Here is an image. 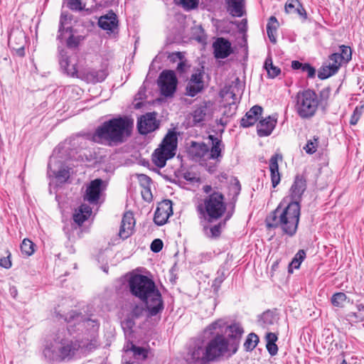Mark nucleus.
I'll return each instance as SVG.
<instances>
[{
	"label": "nucleus",
	"instance_id": "nucleus-4",
	"mask_svg": "<svg viewBox=\"0 0 364 364\" xmlns=\"http://www.w3.org/2000/svg\"><path fill=\"white\" fill-rule=\"evenodd\" d=\"M80 348V343L71 339L68 330L62 328L55 334L51 346L45 348L43 355L50 362L63 361L72 358Z\"/></svg>",
	"mask_w": 364,
	"mask_h": 364
},
{
	"label": "nucleus",
	"instance_id": "nucleus-48",
	"mask_svg": "<svg viewBox=\"0 0 364 364\" xmlns=\"http://www.w3.org/2000/svg\"><path fill=\"white\" fill-rule=\"evenodd\" d=\"M144 311H146V308L144 307V306L141 304H135L133 308L131 310V316L133 317V318H138L139 317H141Z\"/></svg>",
	"mask_w": 364,
	"mask_h": 364
},
{
	"label": "nucleus",
	"instance_id": "nucleus-60",
	"mask_svg": "<svg viewBox=\"0 0 364 364\" xmlns=\"http://www.w3.org/2000/svg\"><path fill=\"white\" fill-rule=\"evenodd\" d=\"M266 348L271 355H275L278 352V347L275 343H267Z\"/></svg>",
	"mask_w": 364,
	"mask_h": 364
},
{
	"label": "nucleus",
	"instance_id": "nucleus-8",
	"mask_svg": "<svg viewBox=\"0 0 364 364\" xmlns=\"http://www.w3.org/2000/svg\"><path fill=\"white\" fill-rule=\"evenodd\" d=\"M178 139L174 131H168L164 136L159 148L152 154V162L157 167L164 168L167 160L173 158L176 154Z\"/></svg>",
	"mask_w": 364,
	"mask_h": 364
},
{
	"label": "nucleus",
	"instance_id": "nucleus-19",
	"mask_svg": "<svg viewBox=\"0 0 364 364\" xmlns=\"http://www.w3.org/2000/svg\"><path fill=\"white\" fill-rule=\"evenodd\" d=\"M352 58V50L349 46H339V52L331 54L329 61L339 69L343 63H348Z\"/></svg>",
	"mask_w": 364,
	"mask_h": 364
},
{
	"label": "nucleus",
	"instance_id": "nucleus-57",
	"mask_svg": "<svg viewBox=\"0 0 364 364\" xmlns=\"http://www.w3.org/2000/svg\"><path fill=\"white\" fill-rule=\"evenodd\" d=\"M138 179L142 188L150 186L151 180L148 176L145 174H139L138 176Z\"/></svg>",
	"mask_w": 364,
	"mask_h": 364
},
{
	"label": "nucleus",
	"instance_id": "nucleus-24",
	"mask_svg": "<svg viewBox=\"0 0 364 364\" xmlns=\"http://www.w3.org/2000/svg\"><path fill=\"white\" fill-rule=\"evenodd\" d=\"M231 215L232 214L228 213L223 222H220L216 225H204L203 228V232L205 236L210 239L218 238L221 235L223 228L225 225L226 221L230 218Z\"/></svg>",
	"mask_w": 364,
	"mask_h": 364
},
{
	"label": "nucleus",
	"instance_id": "nucleus-41",
	"mask_svg": "<svg viewBox=\"0 0 364 364\" xmlns=\"http://www.w3.org/2000/svg\"><path fill=\"white\" fill-rule=\"evenodd\" d=\"M306 257V251L304 250H299L296 253L291 263L289 264V272H292V271L290 269L291 267H293L294 269H299L300 267L301 262L304 260Z\"/></svg>",
	"mask_w": 364,
	"mask_h": 364
},
{
	"label": "nucleus",
	"instance_id": "nucleus-39",
	"mask_svg": "<svg viewBox=\"0 0 364 364\" xmlns=\"http://www.w3.org/2000/svg\"><path fill=\"white\" fill-rule=\"evenodd\" d=\"M193 152L197 159H201L209 153V147L205 143H193Z\"/></svg>",
	"mask_w": 364,
	"mask_h": 364
},
{
	"label": "nucleus",
	"instance_id": "nucleus-55",
	"mask_svg": "<svg viewBox=\"0 0 364 364\" xmlns=\"http://www.w3.org/2000/svg\"><path fill=\"white\" fill-rule=\"evenodd\" d=\"M331 95V89L329 87H325L322 89L319 92V104L323 102H326Z\"/></svg>",
	"mask_w": 364,
	"mask_h": 364
},
{
	"label": "nucleus",
	"instance_id": "nucleus-34",
	"mask_svg": "<svg viewBox=\"0 0 364 364\" xmlns=\"http://www.w3.org/2000/svg\"><path fill=\"white\" fill-rule=\"evenodd\" d=\"M279 26V23L277 18L274 16H270L267 24V33L273 44L277 43V32Z\"/></svg>",
	"mask_w": 364,
	"mask_h": 364
},
{
	"label": "nucleus",
	"instance_id": "nucleus-10",
	"mask_svg": "<svg viewBox=\"0 0 364 364\" xmlns=\"http://www.w3.org/2000/svg\"><path fill=\"white\" fill-rule=\"evenodd\" d=\"M177 83L178 80L173 71L164 70L161 73L158 84L162 95L172 96L176 90Z\"/></svg>",
	"mask_w": 364,
	"mask_h": 364
},
{
	"label": "nucleus",
	"instance_id": "nucleus-2",
	"mask_svg": "<svg viewBox=\"0 0 364 364\" xmlns=\"http://www.w3.org/2000/svg\"><path fill=\"white\" fill-rule=\"evenodd\" d=\"M133 126V120L127 116L114 117L98 126L91 139L95 143L105 146H117L131 136Z\"/></svg>",
	"mask_w": 364,
	"mask_h": 364
},
{
	"label": "nucleus",
	"instance_id": "nucleus-11",
	"mask_svg": "<svg viewBox=\"0 0 364 364\" xmlns=\"http://www.w3.org/2000/svg\"><path fill=\"white\" fill-rule=\"evenodd\" d=\"M156 116L155 112H148L138 119L137 129L141 134L146 135L159 128V123L156 120Z\"/></svg>",
	"mask_w": 364,
	"mask_h": 364
},
{
	"label": "nucleus",
	"instance_id": "nucleus-64",
	"mask_svg": "<svg viewBox=\"0 0 364 364\" xmlns=\"http://www.w3.org/2000/svg\"><path fill=\"white\" fill-rule=\"evenodd\" d=\"M169 58L172 61H175L176 59L181 60L183 58V55L180 52L173 53L169 55Z\"/></svg>",
	"mask_w": 364,
	"mask_h": 364
},
{
	"label": "nucleus",
	"instance_id": "nucleus-26",
	"mask_svg": "<svg viewBox=\"0 0 364 364\" xmlns=\"http://www.w3.org/2000/svg\"><path fill=\"white\" fill-rule=\"evenodd\" d=\"M277 121L270 116L262 119L257 125V135L260 137L270 135L275 127Z\"/></svg>",
	"mask_w": 364,
	"mask_h": 364
},
{
	"label": "nucleus",
	"instance_id": "nucleus-46",
	"mask_svg": "<svg viewBox=\"0 0 364 364\" xmlns=\"http://www.w3.org/2000/svg\"><path fill=\"white\" fill-rule=\"evenodd\" d=\"M204 86L188 82L186 88V95L190 97H195L203 90Z\"/></svg>",
	"mask_w": 364,
	"mask_h": 364
},
{
	"label": "nucleus",
	"instance_id": "nucleus-22",
	"mask_svg": "<svg viewBox=\"0 0 364 364\" xmlns=\"http://www.w3.org/2000/svg\"><path fill=\"white\" fill-rule=\"evenodd\" d=\"M263 109L259 105H254L240 120V126L247 128L253 126L262 114Z\"/></svg>",
	"mask_w": 364,
	"mask_h": 364
},
{
	"label": "nucleus",
	"instance_id": "nucleus-13",
	"mask_svg": "<svg viewBox=\"0 0 364 364\" xmlns=\"http://www.w3.org/2000/svg\"><path fill=\"white\" fill-rule=\"evenodd\" d=\"M306 189V178L304 175L297 174L289 189V202H296L300 205L302 196Z\"/></svg>",
	"mask_w": 364,
	"mask_h": 364
},
{
	"label": "nucleus",
	"instance_id": "nucleus-28",
	"mask_svg": "<svg viewBox=\"0 0 364 364\" xmlns=\"http://www.w3.org/2000/svg\"><path fill=\"white\" fill-rule=\"evenodd\" d=\"M284 10L287 14H296L304 20L307 18L306 11L299 0H288L285 4Z\"/></svg>",
	"mask_w": 364,
	"mask_h": 364
},
{
	"label": "nucleus",
	"instance_id": "nucleus-63",
	"mask_svg": "<svg viewBox=\"0 0 364 364\" xmlns=\"http://www.w3.org/2000/svg\"><path fill=\"white\" fill-rule=\"evenodd\" d=\"M183 178L191 183H193L195 181H197L198 179L196 176H194L190 172H186L183 175Z\"/></svg>",
	"mask_w": 364,
	"mask_h": 364
},
{
	"label": "nucleus",
	"instance_id": "nucleus-62",
	"mask_svg": "<svg viewBox=\"0 0 364 364\" xmlns=\"http://www.w3.org/2000/svg\"><path fill=\"white\" fill-rule=\"evenodd\" d=\"M265 338L267 343H276L277 341V336L274 333H267Z\"/></svg>",
	"mask_w": 364,
	"mask_h": 364
},
{
	"label": "nucleus",
	"instance_id": "nucleus-3",
	"mask_svg": "<svg viewBox=\"0 0 364 364\" xmlns=\"http://www.w3.org/2000/svg\"><path fill=\"white\" fill-rule=\"evenodd\" d=\"M301 215V205L296 202H289L283 208L281 204L266 218L268 228H279L283 235L293 237L296 235Z\"/></svg>",
	"mask_w": 364,
	"mask_h": 364
},
{
	"label": "nucleus",
	"instance_id": "nucleus-6",
	"mask_svg": "<svg viewBox=\"0 0 364 364\" xmlns=\"http://www.w3.org/2000/svg\"><path fill=\"white\" fill-rule=\"evenodd\" d=\"M294 102L295 111L301 119L313 117L319 105L318 95L311 89L298 92L294 97Z\"/></svg>",
	"mask_w": 364,
	"mask_h": 364
},
{
	"label": "nucleus",
	"instance_id": "nucleus-52",
	"mask_svg": "<svg viewBox=\"0 0 364 364\" xmlns=\"http://www.w3.org/2000/svg\"><path fill=\"white\" fill-rule=\"evenodd\" d=\"M301 70L306 73L307 77L309 78H314L316 75V69L309 63H304Z\"/></svg>",
	"mask_w": 364,
	"mask_h": 364
},
{
	"label": "nucleus",
	"instance_id": "nucleus-33",
	"mask_svg": "<svg viewBox=\"0 0 364 364\" xmlns=\"http://www.w3.org/2000/svg\"><path fill=\"white\" fill-rule=\"evenodd\" d=\"M126 354L132 352L134 358L144 360L148 355V351L143 347L136 346L133 343H128L124 347Z\"/></svg>",
	"mask_w": 364,
	"mask_h": 364
},
{
	"label": "nucleus",
	"instance_id": "nucleus-51",
	"mask_svg": "<svg viewBox=\"0 0 364 364\" xmlns=\"http://www.w3.org/2000/svg\"><path fill=\"white\" fill-rule=\"evenodd\" d=\"M181 4L184 9L191 10L198 6V0H181Z\"/></svg>",
	"mask_w": 364,
	"mask_h": 364
},
{
	"label": "nucleus",
	"instance_id": "nucleus-50",
	"mask_svg": "<svg viewBox=\"0 0 364 364\" xmlns=\"http://www.w3.org/2000/svg\"><path fill=\"white\" fill-rule=\"evenodd\" d=\"M68 7L75 11H82L85 9V6L82 4V0H68Z\"/></svg>",
	"mask_w": 364,
	"mask_h": 364
},
{
	"label": "nucleus",
	"instance_id": "nucleus-9",
	"mask_svg": "<svg viewBox=\"0 0 364 364\" xmlns=\"http://www.w3.org/2000/svg\"><path fill=\"white\" fill-rule=\"evenodd\" d=\"M207 346L206 338L198 337L190 346L188 355L196 363L208 364L210 363V359Z\"/></svg>",
	"mask_w": 364,
	"mask_h": 364
},
{
	"label": "nucleus",
	"instance_id": "nucleus-47",
	"mask_svg": "<svg viewBox=\"0 0 364 364\" xmlns=\"http://www.w3.org/2000/svg\"><path fill=\"white\" fill-rule=\"evenodd\" d=\"M363 106H357L350 117V124L351 125H356L362 115Z\"/></svg>",
	"mask_w": 364,
	"mask_h": 364
},
{
	"label": "nucleus",
	"instance_id": "nucleus-18",
	"mask_svg": "<svg viewBox=\"0 0 364 364\" xmlns=\"http://www.w3.org/2000/svg\"><path fill=\"white\" fill-rule=\"evenodd\" d=\"M242 92L240 81L239 78H236L230 86L225 87L224 89L225 100H232L230 104L236 105L240 102Z\"/></svg>",
	"mask_w": 364,
	"mask_h": 364
},
{
	"label": "nucleus",
	"instance_id": "nucleus-36",
	"mask_svg": "<svg viewBox=\"0 0 364 364\" xmlns=\"http://www.w3.org/2000/svg\"><path fill=\"white\" fill-rule=\"evenodd\" d=\"M225 322L223 320H217L210 323L204 331V337L206 338V335H210L211 337L214 336L217 332L222 333V330L225 327Z\"/></svg>",
	"mask_w": 364,
	"mask_h": 364
},
{
	"label": "nucleus",
	"instance_id": "nucleus-7",
	"mask_svg": "<svg viewBox=\"0 0 364 364\" xmlns=\"http://www.w3.org/2000/svg\"><path fill=\"white\" fill-rule=\"evenodd\" d=\"M210 363L218 361L223 357H231L236 353V345L230 343L228 338L220 332L214 336L206 338Z\"/></svg>",
	"mask_w": 364,
	"mask_h": 364
},
{
	"label": "nucleus",
	"instance_id": "nucleus-14",
	"mask_svg": "<svg viewBox=\"0 0 364 364\" xmlns=\"http://www.w3.org/2000/svg\"><path fill=\"white\" fill-rule=\"evenodd\" d=\"M172 214L171 200H164L158 205L154 213V221L157 225H163L166 223L168 218Z\"/></svg>",
	"mask_w": 364,
	"mask_h": 364
},
{
	"label": "nucleus",
	"instance_id": "nucleus-54",
	"mask_svg": "<svg viewBox=\"0 0 364 364\" xmlns=\"http://www.w3.org/2000/svg\"><path fill=\"white\" fill-rule=\"evenodd\" d=\"M141 196L143 199L147 202H151L152 200L153 196L151 191L150 186L144 187L141 191Z\"/></svg>",
	"mask_w": 364,
	"mask_h": 364
},
{
	"label": "nucleus",
	"instance_id": "nucleus-23",
	"mask_svg": "<svg viewBox=\"0 0 364 364\" xmlns=\"http://www.w3.org/2000/svg\"><path fill=\"white\" fill-rule=\"evenodd\" d=\"M226 332L228 333V340L230 343L236 345V352L237 351L240 340L244 333L242 326L238 323H234L227 326Z\"/></svg>",
	"mask_w": 364,
	"mask_h": 364
},
{
	"label": "nucleus",
	"instance_id": "nucleus-1",
	"mask_svg": "<svg viewBox=\"0 0 364 364\" xmlns=\"http://www.w3.org/2000/svg\"><path fill=\"white\" fill-rule=\"evenodd\" d=\"M128 288L132 296L144 303L148 317L163 311L164 304L161 294L151 278L139 274L132 275L128 280Z\"/></svg>",
	"mask_w": 364,
	"mask_h": 364
},
{
	"label": "nucleus",
	"instance_id": "nucleus-45",
	"mask_svg": "<svg viewBox=\"0 0 364 364\" xmlns=\"http://www.w3.org/2000/svg\"><path fill=\"white\" fill-rule=\"evenodd\" d=\"M35 244L29 239L25 238L21 244V251L26 257L32 255L35 252Z\"/></svg>",
	"mask_w": 364,
	"mask_h": 364
},
{
	"label": "nucleus",
	"instance_id": "nucleus-17",
	"mask_svg": "<svg viewBox=\"0 0 364 364\" xmlns=\"http://www.w3.org/2000/svg\"><path fill=\"white\" fill-rule=\"evenodd\" d=\"M135 219L132 212H126L122 219L119 231L120 238L125 240L130 237L134 230Z\"/></svg>",
	"mask_w": 364,
	"mask_h": 364
},
{
	"label": "nucleus",
	"instance_id": "nucleus-44",
	"mask_svg": "<svg viewBox=\"0 0 364 364\" xmlns=\"http://www.w3.org/2000/svg\"><path fill=\"white\" fill-rule=\"evenodd\" d=\"M319 144V137L314 136L311 139L307 140L306 144L304 146V150L308 154H313L317 151Z\"/></svg>",
	"mask_w": 364,
	"mask_h": 364
},
{
	"label": "nucleus",
	"instance_id": "nucleus-49",
	"mask_svg": "<svg viewBox=\"0 0 364 364\" xmlns=\"http://www.w3.org/2000/svg\"><path fill=\"white\" fill-rule=\"evenodd\" d=\"M188 82H191V84H196L198 85L204 86L203 80V73L200 70H198L195 73H193Z\"/></svg>",
	"mask_w": 364,
	"mask_h": 364
},
{
	"label": "nucleus",
	"instance_id": "nucleus-30",
	"mask_svg": "<svg viewBox=\"0 0 364 364\" xmlns=\"http://www.w3.org/2000/svg\"><path fill=\"white\" fill-rule=\"evenodd\" d=\"M227 11L235 17H241L245 13V0H226Z\"/></svg>",
	"mask_w": 364,
	"mask_h": 364
},
{
	"label": "nucleus",
	"instance_id": "nucleus-42",
	"mask_svg": "<svg viewBox=\"0 0 364 364\" xmlns=\"http://www.w3.org/2000/svg\"><path fill=\"white\" fill-rule=\"evenodd\" d=\"M259 337L255 333H250L244 343V348L247 351L254 350L259 343Z\"/></svg>",
	"mask_w": 364,
	"mask_h": 364
},
{
	"label": "nucleus",
	"instance_id": "nucleus-40",
	"mask_svg": "<svg viewBox=\"0 0 364 364\" xmlns=\"http://www.w3.org/2000/svg\"><path fill=\"white\" fill-rule=\"evenodd\" d=\"M347 300L348 296L343 292H336L331 298L332 305L338 308H343Z\"/></svg>",
	"mask_w": 364,
	"mask_h": 364
},
{
	"label": "nucleus",
	"instance_id": "nucleus-53",
	"mask_svg": "<svg viewBox=\"0 0 364 364\" xmlns=\"http://www.w3.org/2000/svg\"><path fill=\"white\" fill-rule=\"evenodd\" d=\"M151 250L155 253L159 252L163 248V242L160 239H155L152 241L151 246Z\"/></svg>",
	"mask_w": 364,
	"mask_h": 364
},
{
	"label": "nucleus",
	"instance_id": "nucleus-16",
	"mask_svg": "<svg viewBox=\"0 0 364 364\" xmlns=\"http://www.w3.org/2000/svg\"><path fill=\"white\" fill-rule=\"evenodd\" d=\"M107 76V73L105 69L84 68L80 70L78 78L88 83H97L104 81Z\"/></svg>",
	"mask_w": 364,
	"mask_h": 364
},
{
	"label": "nucleus",
	"instance_id": "nucleus-12",
	"mask_svg": "<svg viewBox=\"0 0 364 364\" xmlns=\"http://www.w3.org/2000/svg\"><path fill=\"white\" fill-rule=\"evenodd\" d=\"M58 60L64 73L69 76L78 78L80 70L77 68V61L70 58L64 49H59Z\"/></svg>",
	"mask_w": 364,
	"mask_h": 364
},
{
	"label": "nucleus",
	"instance_id": "nucleus-59",
	"mask_svg": "<svg viewBox=\"0 0 364 364\" xmlns=\"http://www.w3.org/2000/svg\"><path fill=\"white\" fill-rule=\"evenodd\" d=\"M66 20V16L64 15L63 14H61L60 16V26H59V28H58V39H62L63 38V33L64 32V30L65 29L63 26V23H64V21Z\"/></svg>",
	"mask_w": 364,
	"mask_h": 364
},
{
	"label": "nucleus",
	"instance_id": "nucleus-56",
	"mask_svg": "<svg viewBox=\"0 0 364 364\" xmlns=\"http://www.w3.org/2000/svg\"><path fill=\"white\" fill-rule=\"evenodd\" d=\"M53 174L55 176L59 179V180H64L65 181L69 178V171L66 170L65 168H60L57 172H53Z\"/></svg>",
	"mask_w": 364,
	"mask_h": 364
},
{
	"label": "nucleus",
	"instance_id": "nucleus-21",
	"mask_svg": "<svg viewBox=\"0 0 364 364\" xmlns=\"http://www.w3.org/2000/svg\"><path fill=\"white\" fill-rule=\"evenodd\" d=\"M98 25L102 29L107 31L108 33H114L118 29L117 16L112 11H110L99 18Z\"/></svg>",
	"mask_w": 364,
	"mask_h": 364
},
{
	"label": "nucleus",
	"instance_id": "nucleus-61",
	"mask_svg": "<svg viewBox=\"0 0 364 364\" xmlns=\"http://www.w3.org/2000/svg\"><path fill=\"white\" fill-rule=\"evenodd\" d=\"M347 316L349 318H355V321H364V316L358 314L355 312H350L348 314Z\"/></svg>",
	"mask_w": 364,
	"mask_h": 364
},
{
	"label": "nucleus",
	"instance_id": "nucleus-27",
	"mask_svg": "<svg viewBox=\"0 0 364 364\" xmlns=\"http://www.w3.org/2000/svg\"><path fill=\"white\" fill-rule=\"evenodd\" d=\"M65 320L68 323H71L72 321H82V326L85 327H91L94 331H96L99 328V322L96 319H92V318H82V316L81 314H78L75 311H70L68 313L67 316L65 317Z\"/></svg>",
	"mask_w": 364,
	"mask_h": 364
},
{
	"label": "nucleus",
	"instance_id": "nucleus-35",
	"mask_svg": "<svg viewBox=\"0 0 364 364\" xmlns=\"http://www.w3.org/2000/svg\"><path fill=\"white\" fill-rule=\"evenodd\" d=\"M339 69L337 66L332 64L330 61L328 65H323L318 70V77L321 80H325L335 75Z\"/></svg>",
	"mask_w": 364,
	"mask_h": 364
},
{
	"label": "nucleus",
	"instance_id": "nucleus-37",
	"mask_svg": "<svg viewBox=\"0 0 364 364\" xmlns=\"http://www.w3.org/2000/svg\"><path fill=\"white\" fill-rule=\"evenodd\" d=\"M276 321L277 317L273 311L268 310L260 316L258 322L262 327L265 328L273 325Z\"/></svg>",
	"mask_w": 364,
	"mask_h": 364
},
{
	"label": "nucleus",
	"instance_id": "nucleus-43",
	"mask_svg": "<svg viewBox=\"0 0 364 364\" xmlns=\"http://www.w3.org/2000/svg\"><path fill=\"white\" fill-rule=\"evenodd\" d=\"M64 31L66 33H70V36L66 41L67 47L69 48H76L79 46L80 42L82 40V36H74L73 34H72L71 28H66V29H65Z\"/></svg>",
	"mask_w": 364,
	"mask_h": 364
},
{
	"label": "nucleus",
	"instance_id": "nucleus-32",
	"mask_svg": "<svg viewBox=\"0 0 364 364\" xmlns=\"http://www.w3.org/2000/svg\"><path fill=\"white\" fill-rule=\"evenodd\" d=\"M208 138L212 141V146L210 149H209L208 159H218L222 156V147H224L222 141L214 135H209Z\"/></svg>",
	"mask_w": 364,
	"mask_h": 364
},
{
	"label": "nucleus",
	"instance_id": "nucleus-38",
	"mask_svg": "<svg viewBox=\"0 0 364 364\" xmlns=\"http://www.w3.org/2000/svg\"><path fill=\"white\" fill-rule=\"evenodd\" d=\"M264 67L267 72L268 77L270 78H274L281 73L280 68L273 65L271 56L266 58Z\"/></svg>",
	"mask_w": 364,
	"mask_h": 364
},
{
	"label": "nucleus",
	"instance_id": "nucleus-15",
	"mask_svg": "<svg viewBox=\"0 0 364 364\" xmlns=\"http://www.w3.org/2000/svg\"><path fill=\"white\" fill-rule=\"evenodd\" d=\"M102 184L103 181L101 178L92 181L87 186L85 193L83 196L84 200L88 201L91 204H97L102 190Z\"/></svg>",
	"mask_w": 364,
	"mask_h": 364
},
{
	"label": "nucleus",
	"instance_id": "nucleus-20",
	"mask_svg": "<svg viewBox=\"0 0 364 364\" xmlns=\"http://www.w3.org/2000/svg\"><path fill=\"white\" fill-rule=\"evenodd\" d=\"M214 55L216 58L223 59L232 53L230 42L224 38H218L213 44Z\"/></svg>",
	"mask_w": 364,
	"mask_h": 364
},
{
	"label": "nucleus",
	"instance_id": "nucleus-5",
	"mask_svg": "<svg viewBox=\"0 0 364 364\" xmlns=\"http://www.w3.org/2000/svg\"><path fill=\"white\" fill-rule=\"evenodd\" d=\"M203 191L208 196L203 199V205L198 206V209L208 223H213L220 219L226 211L225 197L222 193L213 191L210 185L204 186Z\"/></svg>",
	"mask_w": 364,
	"mask_h": 364
},
{
	"label": "nucleus",
	"instance_id": "nucleus-31",
	"mask_svg": "<svg viewBox=\"0 0 364 364\" xmlns=\"http://www.w3.org/2000/svg\"><path fill=\"white\" fill-rule=\"evenodd\" d=\"M92 213V208L87 204H82L73 215V220L81 225L87 220Z\"/></svg>",
	"mask_w": 364,
	"mask_h": 364
},
{
	"label": "nucleus",
	"instance_id": "nucleus-29",
	"mask_svg": "<svg viewBox=\"0 0 364 364\" xmlns=\"http://www.w3.org/2000/svg\"><path fill=\"white\" fill-rule=\"evenodd\" d=\"M208 113L209 107L207 102H203L197 105L191 114L193 124L196 126L202 124L205 121Z\"/></svg>",
	"mask_w": 364,
	"mask_h": 364
},
{
	"label": "nucleus",
	"instance_id": "nucleus-25",
	"mask_svg": "<svg viewBox=\"0 0 364 364\" xmlns=\"http://www.w3.org/2000/svg\"><path fill=\"white\" fill-rule=\"evenodd\" d=\"M282 159L280 154H276L272 156L269 159V171L272 187L275 188L281 181V176L279 171L278 160Z\"/></svg>",
	"mask_w": 364,
	"mask_h": 364
},
{
	"label": "nucleus",
	"instance_id": "nucleus-58",
	"mask_svg": "<svg viewBox=\"0 0 364 364\" xmlns=\"http://www.w3.org/2000/svg\"><path fill=\"white\" fill-rule=\"evenodd\" d=\"M0 266L6 269H9L11 267L10 254L6 257L0 258Z\"/></svg>",
	"mask_w": 364,
	"mask_h": 364
}]
</instances>
